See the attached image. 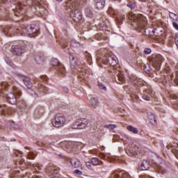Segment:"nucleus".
I'll list each match as a JSON object with an SVG mask.
<instances>
[{
	"label": "nucleus",
	"instance_id": "nucleus-8",
	"mask_svg": "<svg viewBox=\"0 0 178 178\" xmlns=\"http://www.w3.org/2000/svg\"><path fill=\"white\" fill-rule=\"evenodd\" d=\"M103 62L104 63H105V65H107L108 63L109 65H111V66H116L119 60H118V57H116V56L112 54L111 56L105 57L103 60Z\"/></svg>",
	"mask_w": 178,
	"mask_h": 178
},
{
	"label": "nucleus",
	"instance_id": "nucleus-30",
	"mask_svg": "<svg viewBox=\"0 0 178 178\" xmlns=\"http://www.w3.org/2000/svg\"><path fill=\"white\" fill-rule=\"evenodd\" d=\"M128 8H130V9H134L136 8V1H131L129 3L127 4Z\"/></svg>",
	"mask_w": 178,
	"mask_h": 178
},
{
	"label": "nucleus",
	"instance_id": "nucleus-52",
	"mask_svg": "<svg viewBox=\"0 0 178 178\" xmlns=\"http://www.w3.org/2000/svg\"><path fill=\"white\" fill-rule=\"evenodd\" d=\"M63 0H56L57 2L60 3Z\"/></svg>",
	"mask_w": 178,
	"mask_h": 178
},
{
	"label": "nucleus",
	"instance_id": "nucleus-5",
	"mask_svg": "<svg viewBox=\"0 0 178 178\" xmlns=\"http://www.w3.org/2000/svg\"><path fill=\"white\" fill-rule=\"evenodd\" d=\"M65 123H66V118L65 115L62 113H57L54 118V120H52V124L54 127H63L65 126Z\"/></svg>",
	"mask_w": 178,
	"mask_h": 178
},
{
	"label": "nucleus",
	"instance_id": "nucleus-53",
	"mask_svg": "<svg viewBox=\"0 0 178 178\" xmlns=\"http://www.w3.org/2000/svg\"><path fill=\"white\" fill-rule=\"evenodd\" d=\"M3 115H6V113H5V110H3Z\"/></svg>",
	"mask_w": 178,
	"mask_h": 178
},
{
	"label": "nucleus",
	"instance_id": "nucleus-47",
	"mask_svg": "<svg viewBox=\"0 0 178 178\" xmlns=\"http://www.w3.org/2000/svg\"><path fill=\"white\" fill-rule=\"evenodd\" d=\"M20 108H26V102H23V104H22V105L20 106Z\"/></svg>",
	"mask_w": 178,
	"mask_h": 178
},
{
	"label": "nucleus",
	"instance_id": "nucleus-4",
	"mask_svg": "<svg viewBox=\"0 0 178 178\" xmlns=\"http://www.w3.org/2000/svg\"><path fill=\"white\" fill-rule=\"evenodd\" d=\"M71 10L70 16L75 23H81L83 22V15L79 10V3L77 1H71L69 5Z\"/></svg>",
	"mask_w": 178,
	"mask_h": 178
},
{
	"label": "nucleus",
	"instance_id": "nucleus-16",
	"mask_svg": "<svg viewBox=\"0 0 178 178\" xmlns=\"http://www.w3.org/2000/svg\"><path fill=\"white\" fill-rule=\"evenodd\" d=\"M70 163H71L72 166H73V168H80V166H81V163L77 159L71 160Z\"/></svg>",
	"mask_w": 178,
	"mask_h": 178
},
{
	"label": "nucleus",
	"instance_id": "nucleus-21",
	"mask_svg": "<svg viewBox=\"0 0 178 178\" xmlns=\"http://www.w3.org/2000/svg\"><path fill=\"white\" fill-rule=\"evenodd\" d=\"M91 163H92V165H94L95 166H97V165H98V163H99L100 165L102 164V161H98V158L97 157H93L91 159Z\"/></svg>",
	"mask_w": 178,
	"mask_h": 178
},
{
	"label": "nucleus",
	"instance_id": "nucleus-49",
	"mask_svg": "<svg viewBox=\"0 0 178 178\" xmlns=\"http://www.w3.org/2000/svg\"><path fill=\"white\" fill-rule=\"evenodd\" d=\"M159 172H161V173L162 175H163V173H165V171H163V169H162V168H161V169L159 170Z\"/></svg>",
	"mask_w": 178,
	"mask_h": 178
},
{
	"label": "nucleus",
	"instance_id": "nucleus-56",
	"mask_svg": "<svg viewBox=\"0 0 178 178\" xmlns=\"http://www.w3.org/2000/svg\"><path fill=\"white\" fill-rule=\"evenodd\" d=\"M176 145L178 147V143H176Z\"/></svg>",
	"mask_w": 178,
	"mask_h": 178
},
{
	"label": "nucleus",
	"instance_id": "nucleus-25",
	"mask_svg": "<svg viewBox=\"0 0 178 178\" xmlns=\"http://www.w3.org/2000/svg\"><path fill=\"white\" fill-rule=\"evenodd\" d=\"M85 13L88 17H92V11H91V9L86 8L85 10Z\"/></svg>",
	"mask_w": 178,
	"mask_h": 178
},
{
	"label": "nucleus",
	"instance_id": "nucleus-29",
	"mask_svg": "<svg viewBox=\"0 0 178 178\" xmlns=\"http://www.w3.org/2000/svg\"><path fill=\"white\" fill-rule=\"evenodd\" d=\"M172 79H174L175 84L178 86V71L175 72L174 76H172Z\"/></svg>",
	"mask_w": 178,
	"mask_h": 178
},
{
	"label": "nucleus",
	"instance_id": "nucleus-17",
	"mask_svg": "<svg viewBox=\"0 0 178 178\" xmlns=\"http://www.w3.org/2000/svg\"><path fill=\"white\" fill-rule=\"evenodd\" d=\"M142 98H143L145 101H149V99H151V90H145L142 96Z\"/></svg>",
	"mask_w": 178,
	"mask_h": 178
},
{
	"label": "nucleus",
	"instance_id": "nucleus-34",
	"mask_svg": "<svg viewBox=\"0 0 178 178\" xmlns=\"http://www.w3.org/2000/svg\"><path fill=\"white\" fill-rule=\"evenodd\" d=\"M99 87L101 90L106 91V86H105L102 83H99Z\"/></svg>",
	"mask_w": 178,
	"mask_h": 178
},
{
	"label": "nucleus",
	"instance_id": "nucleus-15",
	"mask_svg": "<svg viewBox=\"0 0 178 178\" xmlns=\"http://www.w3.org/2000/svg\"><path fill=\"white\" fill-rule=\"evenodd\" d=\"M140 168L142 170H148L149 168V161L147 160H143L140 163Z\"/></svg>",
	"mask_w": 178,
	"mask_h": 178
},
{
	"label": "nucleus",
	"instance_id": "nucleus-11",
	"mask_svg": "<svg viewBox=\"0 0 178 178\" xmlns=\"http://www.w3.org/2000/svg\"><path fill=\"white\" fill-rule=\"evenodd\" d=\"M11 51L13 55L17 56H20L23 54V48L20 45L13 46L11 48Z\"/></svg>",
	"mask_w": 178,
	"mask_h": 178
},
{
	"label": "nucleus",
	"instance_id": "nucleus-27",
	"mask_svg": "<svg viewBox=\"0 0 178 178\" xmlns=\"http://www.w3.org/2000/svg\"><path fill=\"white\" fill-rule=\"evenodd\" d=\"M175 147H176V145L172 146V152L174 154V155L178 159V149L175 148Z\"/></svg>",
	"mask_w": 178,
	"mask_h": 178
},
{
	"label": "nucleus",
	"instance_id": "nucleus-54",
	"mask_svg": "<svg viewBox=\"0 0 178 178\" xmlns=\"http://www.w3.org/2000/svg\"><path fill=\"white\" fill-rule=\"evenodd\" d=\"M0 74H2V70L0 69Z\"/></svg>",
	"mask_w": 178,
	"mask_h": 178
},
{
	"label": "nucleus",
	"instance_id": "nucleus-6",
	"mask_svg": "<svg viewBox=\"0 0 178 178\" xmlns=\"http://www.w3.org/2000/svg\"><path fill=\"white\" fill-rule=\"evenodd\" d=\"M162 62H163V57L159 54H153L152 56V66L156 69V70H161V65H162Z\"/></svg>",
	"mask_w": 178,
	"mask_h": 178
},
{
	"label": "nucleus",
	"instance_id": "nucleus-41",
	"mask_svg": "<svg viewBox=\"0 0 178 178\" xmlns=\"http://www.w3.org/2000/svg\"><path fill=\"white\" fill-rule=\"evenodd\" d=\"M74 173H75V175H78L79 176H81V175H83V172L80 171L79 170H75Z\"/></svg>",
	"mask_w": 178,
	"mask_h": 178
},
{
	"label": "nucleus",
	"instance_id": "nucleus-19",
	"mask_svg": "<svg viewBox=\"0 0 178 178\" xmlns=\"http://www.w3.org/2000/svg\"><path fill=\"white\" fill-rule=\"evenodd\" d=\"M127 129L129 131L134 133V134H137L138 133V129L133 127L132 125H129Z\"/></svg>",
	"mask_w": 178,
	"mask_h": 178
},
{
	"label": "nucleus",
	"instance_id": "nucleus-43",
	"mask_svg": "<svg viewBox=\"0 0 178 178\" xmlns=\"http://www.w3.org/2000/svg\"><path fill=\"white\" fill-rule=\"evenodd\" d=\"M117 17V20L118 22H119V23H122V22H123V19H124V15L122 16L121 18H118V17Z\"/></svg>",
	"mask_w": 178,
	"mask_h": 178
},
{
	"label": "nucleus",
	"instance_id": "nucleus-7",
	"mask_svg": "<svg viewBox=\"0 0 178 178\" xmlns=\"http://www.w3.org/2000/svg\"><path fill=\"white\" fill-rule=\"evenodd\" d=\"M88 119L87 118H81L75 121L72 125V129H86L88 126Z\"/></svg>",
	"mask_w": 178,
	"mask_h": 178
},
{
	"label": "nucleus",
	"instance_id": "nucleus-13",
	"mask_svg": "<svg viewBox=\"0 0 178 178\" xmlns=\"http://www.w3.org/2000/svg\"><path fill=\"white\" fill-rule=\"evenodd\" d=\"M95 2V8L98 10H101V9H104L105 6V0H94Z\"/></svg>",
	"mask_w": 178,
	"mask_h": 178
},
{
	"label": "nucleus",
	"instance_id": "nucleus-24",
	"mask_svg": "<svg viewBox=\"0 0 178 178\" xmlns=\"http://www.w3.org/2000/svg\"><path fill=\"white\" fill-rule=\"evenodd\" d=\"M108 13H110L111 17H116V15L118 13V11L113 10V8L108 9Z\"/></svg>",
	"mask_w": 178,
	"mask_h": 178
},
{
	"label": "nucleus",
	"instance_id": "nucleus-40",
	"mask_svg": "<svg viewBox=\"0 0 178 178\" xmlns=\"http://www.w3.org/2000/svg\"><path fill=\"white\" fill-rule=\"evenodd\" d=\"M144 54H145L146 55L151 54V49L145 48L144 50Z\"/></svg>",
	"mask_w": 178,
	"mask_h": 178
},
{
	"label": "nucleus",
	"instance_id": "nucleus-3",
	"mask_svg": "<svg viewBox=\"0 0 178 178\" xmlns=\"http://www.w3.org/2000/svg\"><path fill=\"white\" fill-rule=\"evenodd\" d=\"M131 20V25L136 29L138 33H143L145 31L147 26V21L142 15H136V14L130 13L128 16Z\"/></svg>",
	"mask_w": 178,
	"mask_h": 178
},
{
	"label": "nucleus",
	"instance_id": "nucleus-44",
	"mask_svg": "<svg viewBox=\"0 0 178 178\" xmlns=\"http://www.w3.org/2000/svg\"><path fill=\"white\" fill-rule=\"evenodd\" d=\"M175 42L176 45H177V47H178V34L175 35Z\"/></svg>",
	"mask_w": 178,
	"mask_h": 178
},
{
	"label": "nucleus",
	"instance_id": "nucleus-9",
	"mask_svg": "<svg viewBox=\"0 0 178 178\" xmlns=\"http://www.w3.org/2000/svg\"><path fill=\"white\" fill-rule=\"evenodd\" d=\"M17 79H18L19 81H23L24 86H26L27 88H31V87H33V84L31 83V81L29 76H26L21 74H17Z\"/></svg>",
	"mask_w": 178,
	"mask_h": 178
},
{
	"label": "nucleus",
	"instance_id": "nucleus-55",
	"mask_svg": "<svg viewBox=\"0 0 178 178\" xmlns=\"http://www.w3.org/2000/svg\"><path fill=\"white\" fill-rule=\"evenodd\" d=\"M44 80H47V76H44Z\"/></svg>",
	"mask_w": 178,
	"mask_h": 178
},
{
	"label": "nucleus",
	"instance_id": "nucleus-28",
	"mask_svg": "<svg viewBox=\"0 0 178 178\" xmlns=\"http://www.w3.org/2000/svg\"><path fill=\"white\" fill-rule=\"evenodd\" d=\"M79 73V76L80 77V79H82V80H84L86 75L84 74V70H78Z\"/></svg>",
	"mask_w": 178,
	"mask_h": 178
},
{
	"label": "nucleus",
	"instance_id": "nucleus-36",
	"mask_svg": "<svg viewBox=\"0 0 178 178\" xmlns=\"http://www.w3.org/2000/svg\"><path fill=\"white\" fill-rule=\"evenodd\" d=\"M118 79L119 80V81L123 82L124 81V77L123 76L122 74H118Z\"/></svg>",
	"mask_w": 178,
	"mask_h": 178
},
{
	"label": "nucleus",
	"instance_id": "nucleus-23",
	"mask_svg": "<svg viewBox=\"0 0 178 178\" xmlns=\"http://www.w3.org/2000/svg\"><path fill=\"white\" fill-rule=\"evenodd\" d=\"M142 81L140 79L138 78H134V84L136 86V87H138V86H141Z\"/></svg>",
	"mask_w": 178,
	"mask_h": 178
},
{
	"label": "nucleus",
	"instance_id": "nucleus-50",
	"mask_svg": "<svg viewBox=\"0 0 178 178\" xmlns=\"http://www.w3.org/2000/svg\"><path fill=\"white\" fill-rule=\"evenodd\" d=\"M100 157H102V159L105 158V154H101Z\"/></svg>",
	"mask_w": 178,
	"mask_h": 178
},
{
	"label": "nucleus",
	"instance_id": "nucleus-39",
	"mask_svg": "<svg viewBox=\"0 0 178 178\" xmlns=\"http://www.w3.org/2000/svg\"><path fill=\"white\" fill-rule=\"evenodd\" d=\"M79 42L74 40L71 41V45H72V47H76V45H79Z\"/></svg>",
	"mask_w": 178,
	"mask_h": 178
},
{
	"label": "nucleus",
	"instance_id": "nucleus-1",
	"mask_svg": "<svg viewBox=\"0 0 178 178\" xmlns=\"http://www.w3.org/2000/svg\"><path fill=\"white\" fill-rule=\"evenodd\" d=\"M9 87V83L7 82H1L0 86V97H4L6 98L8 102L11 105H15L17 102V99L22 97V91L19 90L16 86H13V92L4 93L3 90H6Z\"/></svg>",
	"mask_w": 178,
	"mask_h": 178
},
{
	"label": "nucleus",
	"instance_id": "nucleus-51",
	"mask_svg": "<svg viewBox=\"0 0 178 178\" xmlns=\"http://www.w3.org/2000/svg\"><path fill=\"white\" fill-rule=\"evenodd\" d=\"M141 1V2H147V1H148L149 0H140Z\"/></svg>",
	"mask_w": 178,
	"mask_h": 178
},
{
	"label": "nucleus",
	"instance_id": "nucleus-18",
	"mask_svg": "<svg viewBox=\"0 0 178 178\" xmlns=\"http://www.w3.org/2000/svg\"><path fill=\"white\" fill-rule=\"evenodd\" d=\"M90 105L93 106V108H97V106L99 105V102H98V99H95V97H92L90 99Z\"/></svg>",
	"mask_w": 178,
	"mask_h": 178
},
{
	"label": "nucleus",
	"instance_id": "nucleus-20",
	"mask_svg": "<svg viewBox=\"0 0 178 178\" xmlns=\"http://www.w3.org/2000/svg\"><path fill=\"white\" fill-rule=\"evenodd\" d=\"M148 118L150 120V123H152V124H155L156 123V119H155V115H154V114L150 113L148 115Z\"/></svg>",
	"mask_w": 178,
	"mask_h": 178
},
{
	"label": "nucleus",
	"instance_id": "nucleus-12",
	"mask_svg": "<svg viewBox=\"0 0 178 178\" xmlns=\"http://www.w3.org/2000/svg\"><path fill=\"white\" fill-rule=\"evenodd\" d=\"M44 108L42 106H38L35 108V111H34V116L36 119H40V118H41V116H42V115H44Z\"/></svg>",
	"mask_w": 178,
	"mask_h": 178
},
{
	"label": "nucleus",
	"instance_id": "nucleus-2",
	"mask_svg": "<svg viewBox=\"0 0 178 178\" xmlns=\"http://www.w3.org/2000/svg\"><path fill=\"white\" fill-rule=\"evenodd\" d=\"M37 29L38 26L34 24L28 26L23 25L22 27L17 29H15L13 27L8 26L4 29V34H12L15 32L17 34L19 33L21 35H23V34H24V35H31L33 34V37H35L34 35L38 33V29Z\"/></svg>",
	"mask_w": 178,
	"mask_h": 178
},
{
	"label": "nucleus",
	"instance_id": "nucleus-22",
	"mask_svg": "<svg viewBox=\"0 0 178 178\" xmlns=\"http://www.w3.org/2000/svg\"><path fill=\"white\" fill-rule=\"evenodd\" d=\"M169 16L171 19H173V20H176V22H178V15L177 14L169 12Z\"/></svg>",
	"mask_w": 178,
	"mask_h": 178
},
{
	"label": "nucleus",
	"instance_id": "nucleus-38",
	"mask_svg": "<svg viewBox=\"0 0 178 178\" xmlns=\"http://www.w3.org/2000/svg\"><path fill=\"white\" fill-rule=\"evenodd\" d=\"M105 127H107V129H116L117 127L116 124H108Z\"/></svg>",
	"mask_w": 178,
	"mask_h": 178
},
{
	"label": "nucleus",
	"instance_id": "nucleus-31",
	"mask_svg": "<svg viewBox=\"0 0 178 178\" xmlns=\"http://www.w3.org/2000/svg\"><path fill=\"white\" fill-rule=\"evenodd\" d=\"M58 70L60 73H62L63 74V73H65L66 69L65 68V67H63V65H60L58 68Z\"/></svg>",
	"mask_w": 178,
	"mask_h": 178
},
{
	"label": "nucleus",
	"instance_id": "nucleus-42",
	"mask_svg": "<svg viewBox=\"0 0 178 178\" xmlns=\"http://www.w3.org/2000/svg\"><path fill=\"white\" fill-rule=\"evenodd\" d=\"M172 26L175 30L178 31V24L176 22H172Z\"/></svg>",
	"mask_w": 178,
	"mask_h": 178
},
{
	"label": "nucleus",
	"instance_id": "nucleus-45",
	"mask_svg": "<svg viewBox=\"0 0 178 178\" xmlns=\"http://www.w3.org/2000/svg\"><path fill=\"white\" fill-rule=\"evenodd\" d=\"M129 152H131V154H133V155H136V154H137V152L133 149H129Z\"/></svg>",
	"mask_w": 178,
	"mask_h": 178
},
{
	"label": "nucleus",
	"instance_id": "nucleus-26",
	"mask_svg": "<svg viewBox=\"0 0 178 178\" xmlns=\"http://www.w3.org/2000/svg\"><path fill=\"white\" fill-rule=\"evenodd\" d=\"M77 58L74 56H72V59L70 60L71 65L76 66L77 65L76 63Z\"/></svg>",
	"mask_w": 178,
	"mask_h": 178
},
{
	"label": "nucleus",
	"instance_id": "nucleus-48",
	"mask_svg": "<svg viewBox=\"0 0 178 178\" xmlns=\"http://www.w3.org/2000/svg\"><path fill=\"white\" fill-rule=\"evenodd\" d=\"M28 177L29 178H40V177L37 176V175H33V177H30V176L28 175Z\"/></svg>",
	"mask_w": 178,
	"mask_h": 178
},
{
	"label": "nucleus",
	"instance_id": "nucleus-46",
	"mask_svg": "<svg viewBox=\"0 0 178 178\" xmlns=\"http://www.w3.org/2000/svg\"><path fill=\"white\" fill-rule=\"evenodd\" d=\"M63 90L64 92H67V93L69 92V88H67L66 87H64L63 88Z\"/></svg>",
	"mask_w": 178,
	"mask_h": 178
},
{
	"label": "nucleus",
	"instance_id": "nucleus-10",
	"mask_svg": "<svg viewBox=\"0 0 178 178\" xmlns=\"http://www.w3.org/2000/svg\"><path fill=\"white\" fill-rule=\"evenodd\" d=\"M110 178H131V177H130V175H129V173L124 171H122L120 172L116 171L111 175Z\"/></svg>",
	"mask_w": 178,
	"mask_h": 178
},
{
	"label": "nucleus",
	"instance_id": "nucleus-37",
	"mask_svg": "<svg viewBox=\"0 0 178 178\" xmlns=\"http://www.w3.org/2000/svg\"><path fill=\"white\" fill-rule=\"evenodd\" d=\"M86 166L90 170H92V167L91 166V163L90 161H88V162L86 163Z\"/></svg>",
	"mask_w": 178,
	"mask_h": 178
},
{
	"label": "nucleus",
	"instance_id": "nucleus-14",
	"mask_svg": "<svg viewBox=\"0 0 178 178\" xmlns=\"http://www.w3.org/2000/svg\"><path fill=\"white\" fill-rule=\"evenodd\" d=\"M152 33L154 35H156V37H160V35L163 34V28L161 26H157L152 31Z\"/></svg>",
	"mask_w": 178,
	"mask_h": 178
},
{
	"label": "nucleus",
	"instance_id": "nucleus-33",
	"mask_svg": "<svg viewBox=\"0 0 178 178\" xmlns=\"http://www.w3.org/2000/svg\"><path fill=\"white\" fill-rule=\"evenodd\" d=\"M47 87L44 86V85H40L39 88V91H42V92H47Z\"/></svg>",
	"mask_w": 178,
	"mask_h": 178
},
{
	"label": "nucleus",
	"instance_id": "nucleus-35",
	"mask_svg": "<svg viewBox=\"0 0 178 178\" xmlns=\"http://www.w3.org/2000/svg\"><path fill=\"white\" fill-rule=\"evenodd\" d=\"M35 158V154L34 153L31 152L28 154V159H34Z\"/></svg>",
	"mask_w": 178,
	"mask_h": 178
},
{
	"label": "nucleus",
	"instance_id": "nucleus-32",
	"mask_svg": "<svg viewBox=\"0 0 178 178\" xmlns=\"http://www.w3.org/2000/svg\"><path fill=\"white\" fill-rule=\"evenodd\" d=\"M33 168L36 172H38V170H41V166L40 165V164L33 165Z\"/></svg>",
	"mask_w": 178,
	"mask_h": 178
}]
</instances>
